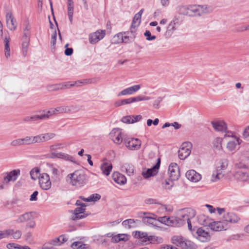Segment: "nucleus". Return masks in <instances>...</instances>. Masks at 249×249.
<instances>
[{"label":"nucleus","mask_w":249,"mask_h":249,"mask_svg":"<svg viewBox=\"0 0 249 249\" xmlns=\"http://www.w3.org/2000/svg\"><path fill=\"white\" fill-rule=\"evenodd\" d=\"M71 180V185L80 188L85 185L87 181V177L82 170H76L68 175Z\"/></svg>","instance_id":"1"},{"label":"nucleus","mask_w":249,"mask_h":249,"mask_svg":"<svg viewBox=\"0 0 249 249\" xmlns=\"http://www.w3.org/2000/svg\"><path fill=\"white\" fill-rule=\"evenodd\" d=\"M227 159H221L216 164L215 169L213 171L212 177V182H217L224 177V171L228 166Z\"/></svg>","instance_id":"2"},{"label":"nucleus","mask_w":249,"mask_h":249,"mask_svg":"<svg viewBox=\"0 0 249 249\" xmlns=\"http://www.w3.org/2000/svg\"><path fill=\"white\" fill-rule=\"evenodd\" d=\"M134 236L139 239V242L142 244H160L163 242V239L161 237L154 235L148 236L147 232L137 231L135 232Z\"/></svg>","instance_id":"3"},{"label":"nucleus","mask_w":249,"mask_h":249,"mask_svg":"<svg viewBox=\"0 0 249 249\" xmlns=\"http://www.w3.org/2000/svg\"><path fill=\"white\" fill-rule=\"evenodd\" d=\"M213 11V8L207 5H190V16H201L210 14Z\"/></svg>","instance_id":"4"},{"label":"nucleus","mask_w":249,"mask_h":249,"mask_svg":"<svg viewBox=\"0 0 249 249\" xmlns=\"http://www.w3.org/2000/svg\"><path fill=\"white\" fill-rule=\"evenodd\" d=\"M17 223H26L27 228H34L36 226L34 220V213L27 212L18 216L16 220Z\"/></svg>","instance_id":"5"},{"label":"nucleus","mask_w":249,"mask_h":249,"mask_svg":"<svg viewBox=\"0 0 249 249\" xmlns=\"http://www.w3.org/2000/svg\"><path fill=\"white\" fill-rule=\"evenodd\" d=\"M171 242L181 249H193L194 244L181 235H174L171 238Z\"/></svg>","instance_id":"6"},{"label":"nucleus","mask_w":249,"mask_h":249,"mask_svg":"<svg viewBox=\"0 0 249 249\" xmlns=\"http://www.w3.org/2000/svg\"><path fill=\"white\" fill-rule=\"evenodd\" d=\"M192 147V143L189 142L182 143L178 151L179 158L181 160L186 159L190 155Z\"/></svg>","instance_id":"7"},{"label":"nucleus","mask_w":249,"mask_h":249,"mask_svg":"<svg viewBox=\"0 0 249 249\" xmlns=\"http://www.w3.org/2000/svg\"><path fill=\"white\" fill-rule=\"evenodd\" d=\"M124 143L126 147L132 151L139 150L142 145L141 141L135 138L124 139Z\"/></svg>","instance_id":"8"},{"label":"nucleus","mask_w":249,"mask_h":249,"mask_svg":"<svg viewBox=\"0 0 249 249\" xmlns=\"http://www.w3.org/2000/svg\"><path fill=\"white\" fill-rule=\"evenodd\" d=\"M178 215L179 216L183 222L186 223V222L189 219H191L195 217L196 215V212L193 209L187 208L179 210L177 213Z\"/></svg>","instance_id":"9"},{"label":"nucleus","mask_w":249,"mask_h":249,"mask_svg":"<svg viewBox=\"0 0 249 249\" xmlns=\"http://www.w3.org/2000/svg\"><path fill=\"white\" fill-rule=\"evenodd\" d=\"M38 179L39 186L42 189L48 190L51 188L52 182L50 176L47 173L40 174Z\"/></svg>","instance_id":"10"},{"label":"nucleus","mask_w":249,"mask_h":249,"mask_svg":"<svg viewBox=\"0 0 249 249\" xmlns=\"http://www.w3.org/2000/svg\"><path fill=\"white\" fill-rule=\"evenodd\" d=\"M240 220L238 216L233 213L228 212L224 213L221 219V221L228 226V229L230 227V223H236Z\"/></svg>","instance_id":"11"},{"label":"nucleus","mask_w":249,"mask_h":249,"mask_svg":"<svg viewBox=\"0 0 249 249\" xmlns=\"http://www.w3.org/2000/svg\"><path fill=\"white\" fill-rule=\"evenodd\" d=\"M169 178L172 180H177L180 177L179 168L176 163H171L168 167Z\"/></svg>","instance_id":"12"},{"label":"nucleus","mask_w":249,"mask_h":249,"mask_svg":"<svg viewBox=\"0 0 249 249\" xmlns=\"http://www.w3.org/2000/svg\"><path fill=\"white\" fill-rule=\"evenodd\" d=\"M123 136L124 134L121 129L118 128L113 129L110 133V137L112 141L117 144H121L123 140H124Z\"/></svg>","instance_id":"13"},{"label":"nucleus","mask_w":249,"mask_h":249,"mask_svg":"<svg viewBox=\"0 0 249 249\" xmlns=\"http://www.w3.org/2000/svg\"><path fill=\"white\" fill-rule=\"evenodd\" d=\"M182 24V19L179 17L175 16L169 24L167 28V31H174L175 30H182L181 28Z\"/></svg>","instance_id":"14"},{"label":"nucleus","mask_w":249,"mask_h":249,"mask_svg":"<svg viewBox=\"0 0 249 249\" xmlns=\"http://www.w3.org/2000/svg\"><path fill=\"white\" fill-rule=\"evenodd\" d=\"M160 163V158H158L157 159V162L152 168L147 169L146 170L142 171V175L143 177L147 178L150 177L155 176L158 172Z\"/></svg>","instance_id":"15"},{"label":"nucleus","mask_w":249,"mask_h":249,"mask_svg":"<svg viewBox=\"0 0 249 249\" xmlns=\"http://www.w3.org/2000/svg\"><path fill=\"white\" fill-rule=\"evenodd\" d=\"M20 173L19 169H16L6 173L3 177V183L7 184L11 181L13 182L16 181L20 175Z\"/></svg>","instance_id":"16"},{"label":"nucleus","mask_w":249,"mask_h":249,"mask_svg":"<svg viewBox=\"0 0 249 249\" xmlns=\"http://www.w3.org/2000/svg\"><path fill=\"white\" fill-rule=\"evenodd\" d=\"M74 107L71 106H60L54 109H51L50 110L48 111V113L50 115L57 114L59 113H68L74 110Z\"/></svg>","instance_id":"17"},{"label":"nucleus","mask_w":249,"mask_h":249,"mask_svg":"<svg viewBox=\"0 0 249 249\" xmlns=\"http://www.w3.org/2000/svg\"><path fill=\"white\" fill-rule=\"evenodd\" d=\"M86 208L79 207L76 208L73 213V214L71 216V219L75 221L78 219H83L88 216V214L85 213Z\"/></svg>","instance_id":"18"},{"label":"nucleus","mask_w":249,"mask_h":249,"mask_svg":"<svg viewBox=\"0 0 249 249\" xmlns=\"http://www.w3.org/2000/svg\"><path fill=\"white\" fill-rule=\"evenodd\" d=\"M3 39L4 43L5 56L6 58H8L10 56V48L9 47V42L10 37L9 35H3V32H0V40Z\"/></svg>","instance_id":"19"},{"label":"nucleus","mask_w":249,"mask_h":249,"mask_svg":"<svg viewBox=\"0 0 249 249\" xmlns=\"http://www.w3.org/2000/svg\"><path fill=\"white\" fill-rule=\"evenodd\" d=\"M64 87L65 89H70L73 87H80L83 85H86L89 83H92L91 79H84L82 80H78L73 82H71L70 81L64 82Z\"/></svg>","instance_id":"20"},{"label":"nucleus","mask_w":249,"mask_h":249,"mask_svg":"<svg viewBox=\"0 0 249 249\" xmlns=\"http://www.w3.org/2000/svg\"><path fill=\"white\" fill-rule=\"evenodd\" d=\"M210 228L215 231H225L228 229V226L220 220L218 221H212L209 226Z\"/></svg>","instance_id":"21"},{"label":"nucleus","mask_w":249,"mask_h":249,"mask_svg":"<svg viewBox=\"0 0 249 249\" xmlns=\"http://www.w3.org/2000/svg\"><path fill=\"white\" fill-rule=\"evenodd\" d=\"M106 32H92L89 35V42L94 44L103 39L105 36Z\"/></svg>","instance_id":"22"},{"label":"nucleus","mask_w":249,"mask_h":249,"mask_svg":"<svg viewBox=\"0 0 249 249\" xmlns=\"http://www.w3.org/2000/svg\"><path fill=\"white\" fill-rule=\"evenodd\" d=\"M6 20L7 27L10 30H14L17 26L16 19L11 12H8L6 14Z\"/></svg>","instance_id":"23"},{"label":"nucleus","mask_w":249,"mask_h":249,"mask_svg":"<svg viewBox=\"0 0 249 249\" xmlns=\"http://www.w3.org/2000/svg\"><path fill=\"white\" fill-rule=\"evenodd\" d=\"M188 180L193 182H197L201 179V175L194 170H190L186 173Z\"/></svg>","instance_id":"24"},{"label":"nucleus","mask_w":249,"mask_h":249,"mask_svg":"<svg viewBox=\"0 0 249 249\" xmlns=\"http://www.w3.org/2000/svg\"><path fill=\"white\" fill-rule=\"evenodd\" d=\"M22 53L24 56H26L28 53V46L30 41L29 32H25L22 38Z\"/></svg>","instance_id":"25"},{"label":"nucleus","mask_w":249,"mask_h":249,"mask_svg":"<svg viewBox=\"0 0 249 249\" xmlns=\"http://www.w3.org/2000/svg\"><path fill=\"white\" fill-rule=\"evenodd\" d=\"M141 85H135L122 90L119 94V96L131 95L137 92L141 89Z\"/></svg>","instance_id":"26"},{"label":"nucleus","mask_w":249,"mask_h":249,"mask_svg":"<svg viewBox=\"0 0 249 249\" xmlns=\"http://www.w3.org/2000/svg\"><path fill=\"white\" fill-rule=\"evenodd\" d=\"M196 233L197 235L198 239L201 242H207L210 240L211 236L209 233L201 228H199L197 230Z\"/></svg>","instance_id":"27"},{"label":"nucleus","mask_w":249,"mask_h":249,"mask_svg":"<svg viewBox=\"0 0 249 249\" xmlns=\"http://www.w3.org/2000/svg\"><path fill=\"white\" fill-rule=\"evenodd\" d=\"M141 223L139 220L133 219H128L122 222V225L126 228L131 229L138 226Z\"/></svg>","instance_id":"28"},{"label":"nucleus","mask_w":249,"mask_h":249,"mask_svg":"<svg viewBox=\"0 0 249 249\" xmlns=\"http://www.w3.org/2000/svg\"><path fill=\"white\" fill-rule=\"evenodd\" d=\"M113 180L118 184L124 185L126 182L125 177L118 172L114 173L112 176Z\"/></svg>","instance_id":"29"},{"label":"nucleus","mask_w":249,"mask_h":249,"mask_svg":"<svg viewBox=\"0 0 249 249\" xmlns=\"http://www.w3.org/2000/svg\"><path fill=\"white\" fill-rule=\"evenodd\" d=\"M6 238L9 236H12L14 239H19L20 238L22 232L19 230L14 231L13 229H7L5 230Z\"/></svg>","instance_id":"30"},{"label":"nucleus","mask_w":249,"mask_h":249,"mask_svg":"<svg viewBox=\"0 0 249 249\" xmlns=\"http://www.w3.org/2000/svg\"><path fill=\"white\" fill-rule=\"evenodd\" d=\"M68 238L66 235L62 234L59 236L58 237L55 238L50 240L51 244L54 246H59L62 245L63 244L67 242Z\"/></svg>","instance_id":"31"},{"label":"nucleus","mask_w":249,"mask_h":249,"mask_svg":"<svg viewBox=\"0 0 249 249\" xmlns=\"http://www.w3.org/2000/svg\"><path fill=\"white\" fill-rule=\"evenodd\" d=\"M212 124L214 129L218 131L225 132L227 129L226 124L223 121L212 122Z\"/></svg>","instance_id":"32"},{"label":"nucleus","mask_w":249,"mask_h":249,"mask_svg":"<svg viewBox=\"0 0 249 249\" xmlns=\"http://www.w3.org/2000/svg\"><path fill=\"white\" fill-rule=\"evenodd\" d=\"M122 170L125 172L128 176L133 175L134 171V166L130 163H125L122 167Z\"/></svg>","instance_id":"33"},{"label":"nucleus","mask_w":249,"mask_h":249,"mask_svg":"<svg viewBox=\"0 0 249 249\" xmlns=\"http://www.w3.org/2000/svg\"><path fill=\"white\" fill-rule=\"evenodd\" d=\"M235 177L241 181H247L249 179L248 174L242 171H236L235 173Z\"/></svg>","instance_id":"34"},{"label":"nucleus","mask_w":249,"mask_h":249,"mask_svg":"<svg viewBox=\"0 0 249 249\" xmlns=\"http://www.w3.org/2000/svg\"><path fill=\"white\" fill-rule=\"evenodd\" d=\"M178 11L180 15L190 16L191 14L190 12V5L180 6L178 7Z\"/></svg>","instance_id":"35"},{"label":"nucleus","mask_w":249,"mask_h":249,"mask_svg":"<svg viewBox=\"0 0 249 249\" xmlns=\"http://www.w3.org/2000/svg\"><path fill=\"white\" fill-rule=\"evenodd\" d=\"M198 221L201 225L209 227L210 223L212 222V220L207 216L201 214L198 216Z\"/></svg>","instance_id":"36"},{"label":"nucleus","mask_w":249,"mask_h":249,"mask_svg":"<svg viewBox=\"0 0 249 249\" xmlns=\"http://www.w3.org/2000/svg\"><path fill=\"white\" fill-rule=\"evenodd\" d=\"M158 221L168 226H173L172 217H168L166 216L159 217Z\"/></svg>","instance_id":"37"},{"label":"nucleus","mask_w":249,"mask_h":249,"mask_svg":"<svg viewBox=\"0 0 249 249\" xmlns=\"http://www.w3.org/2000/svg\"><path fill=\"white\" fill-rule=\"evenodd\" d=\"M141 22V18L135 15L131 25V29L136 30L140 24Z\"/></svg>","instance_id":"38"},{"label":"nucleus","mask_w":249,"mask_h":249,"mask_svg":"<svg viewBox=\"0 0 249 249\" xmlns=\"http://www.w3.org/2000/svg\"><path fill=\"white\" fill-rule=\"evenodd\" d=\"M57 32H53L51 36L50 48L52 52H54L56 48Z\"/></svg>","instance_id":"39"},{"label":"nucleus","mask_w":249,"mask_h":249,"mask_svg":"<svg viewBox=\"0 0 249 249\" xmlns=\"http://www.w3.org/2000/svg\"><path fill=\"white\" fill-rule=\"evenodd\" d=\"M172 220L173 227H180L185 224L178 215L176 217H172Z\"/></svg>","instance_id":"40"},{"label":"nucleus","mask_w":249,"mask_h":249,"mask_svg":"<svg viewBox=\"0 0 249 249\" xmlns=\"http://www.w3.org/2000/svg\"><path fill=\"white\" fill-rule=\"evenodd\" d=\"M123 32H119L115 35L112 38L111 41L112 43L117 44L123 42V39L122 38Z\"/></svg>","instance_id":"41"},{"label":"nucleus","mask_w":249,"mask_h":249,"mask_svg":"<svg viewBox=\"0 0 249 249\" xmlns=\"http://www.w3.org/2000/svg\"><path fill=\"white\" fill-rule=\"evenodd\" d=\"M100 168L104 175H109V163L107 162H103L101 165Z\"/></svg>","instance_id":"42"},{"label":"nucleus","mask_w":249,"mask_h":249,"mask_svg":"<svg viewBox=\"0 0 249 249\" xmlns=\"http://www.w3.org/2000/svg\"><path fill=\"white\" fill-rule=\"evenodd\" d=\"M156 215H155V217H142V222L145 224H151L152 225H155V222L156 220Z\"/></svg>","instance_id":"43"},{"label":"nucleus","mask_w":249,"mask_h":249,"mask_svg":"<svg viewBox=\"0 0 249 249\" xmlns=\"http://www.w3.org/2000/svg\"><path fill=\"white\" fill-rule=\"evenodd\" d=\"M237 146V142L234 141V139L230 141L227 144V148L229 151H232L235 150Z\"/></svg>","instance_id":"44"},{"label":"nucleus","mask_w":249,"mask_h":249,"mask_svg":"<svg viewBox=\"0 0 249 249\" xmlns=\"http://www.w3.org/2000/svg\"><path fill=\"white\" fill-rule=\"evenodd\" d=\"M39 173V169L38 168H35L33 169L30 171V176H31V178L34 180H35L37 178H38Z\"/></svg>","instance_id":"45"},{"label":"nucleus","mask_w":249,"mask_h":249,"mask_svg":"<svg viewBox=\"0 0 249 249\" xmlns=\"http://www.w3.org/2000/svg\"><path fill=\"white\" fill-rule=\"evenodd\" d=\"M22 145H30L33 144L32 136H26L21 138Z\"/></svg>","instance_id":"46"},{"label":"nucleus","mask_w":249,"mask_h":249,"mask_svg":"<svg viewBox=\"0 0 249 249\" xmlns=\"http://www.w3.org/2000/svg\"><path fill=\"white\" fill-rule=\"evenodd\" d=\"M173 181L170 178L168 180H165L162 183L163 187L166 189H171L174 185Z\"/></svg>","instance_id":"47"},{"label":"nucleus","mask_w":249,"mask_h":249,"mask_svg":"<svg viewBox=\"0 0 249 249\" xmlns=\"http://www.w3.org/2000/svg\"><path fill=\"white\" fill-rule=\"evenodd\" d=\"M61 159H63L65 160L70 161L73 163L76 162L74 157H73L72 156H71L68 154H66L64 153H63V155H62V157Z\"/></svg>","instance_id":"48"},{"label":"nucleus","mask_w":249,"mask_h":249,"mask_svg":"<svg viewBox=\"0 0 249 249\" xmlns=\"http://www.w3.org/2000/svg\"><path fill=\"white\" fill-rule=\"evenodd\" d=\"M222 138L219 137L216 138L213 142L214 147L218 150L222 149Z\"/></svg>","instance_id":"49"},{"label":"nucleus","mask_w":249,"mask_h":249,"mask_svg":"<svg viewBox=\"0 0 249 249\" xmlns=\"http://www.w3.org/2000/svg\"><path fill=\"white\" fill-rule=\"evenodd\" d=\"M42 134L43 135V140L44 142L51 140L55 136V134L53 133H47Z\"/></svg>","instance_id":"50"},{"label":"nucleus","mask_w":249,"mask_h":249,"mask_svg":"<svg viewBox=\"0 0 249 249\" xmlns=\"http://www.w3.org/2000/svg\"><path fill=\"white\" fill-rule=\"evenodd\" d=\"M73 10L74 5H70V6H68V15L71 22L72 21Z\"/></svg>","instance_id":"51"},{"label":"nucleus","mask_w":249,"mask_h":249,"mask_svg":"<svg viewBox=\"0 0 249 249\" xmlns=\"http://www.w3.org/2000/svg\"><path fill=\"white\" fill-rule=\"evenodd\" d=\"M132 98H133V103L136 102L142 101H147V100H149L150 99V97L145 96H142L140 95L137 96L135 97H132Z\"/></svg>","instance_id":"52"},{"label":"nucleus","mask_w":249,"mask_h":249,"mask_svg":"<svg viewBox=\"0 0 249 249\" xmlns=\"http://www.w3.org/2000/svg\"><path fill=\"white\" fill-rule=\"evenodd\" d=\"M33 139V144L35 143H40L43 142L42 134H39L35 136H32Z\"/></svg>","instance_id":"53"},{"label":"nucleus","mask_w":249,"mask_h":249,"mask_svg":"<svg viewBox=\"0 0 249 249\" xmlns=\"http://www.w3.org/2000/svg\"><path fill=\"white\" fill-rule=\"evenodd\" d=\"M133 115H128L124 116L122 118V122L125 124H133Z\"/></svg>","instance_id":"54"},{"label":"nucleus","mask_w":249,"mask_h":249,"mask_svg":"<svg viewBox=\"0 0 249 249\" xmlns=\"http://www.w3.org/2000/svg\"><path fill=\"white\" fill-rule=\"evenodd\" d=\"M108 233H107L105 236H99L98 237L97 240L100 241L101 243H102V244L104 245H106L107 242V237H108Z\"/></svg>","instance_id":"55"},{"label":"nucleus","mask_w":249,"mask_h":249,"mask_svg":"<svg viewBox=\"0 0 249 249\" xmlns=\"http://www.w3.org/2000/svg\"><path fill=\"white\" fill-rule=\"evenodd\" d=\"M101 198V196L98 194H93L89 196V199L88 200H90L91 201H97Z\"/></svg>","instance_id":"56"},{"label":"nucleus","mask_w":249,"mask_h":249,"mask_svg":"<svg viewBox=\"0 0 249 249\" xmlns=\"http://www.w3.org/2000/svg\"><path fill=\"white\" fill-rule=\"evenodd\" d=\"M63 145L62 143H57L53 145H52L50 146V149L51 151H55L57 149H60L63 148Z\"/></svg>","instance_id":"57"},{"label":"nucleus","mask_w":249,"mask_h":249,"mask_svg":"<svg viewBox=\"0 0 249 249\" xmlns=\"http://www.w3.org/2000/svg\"><path fill=\"white\" fill-rule=\"evenodd\" d=\"M24 31H29L31 29L28 19H25L23 23Z\"/></svg>","instance_id":"58"},{"label":"nucleus","mask_w":249,"mask_h":249,"mask_svg":"<svg viewBox=\"0 0 249 249\" xmlns=\"http://www.w3.org/2000/svg\"><path fill=\"white\" fill-rule=\"evenodd\" d=\"M47 89L49 91L59 90L58 84L48 85L47 86Z\"/></svg>","instance_id":"59"},{"label":"nucleus","mask_w":249,"mask_h":249,"mask_svg":"<svg viewBox=\"0 0 249 249\" xmlns=\"http://www.w3.org/2000/svg\"><path fill=\"white\" fill-rule=\"evenodd\" d=\"M69 46L68 44H67L65 46V48H66V49L65 50V54L67 56H70L73 53V49L71 48H68V46Z\"/></svg>","instance_id":"60"},{"label":"nucleus","mask_w":249,"mask_h":249,"mask_svg":"<svg viewBox=\"0 0 249 249\" xmlns=\"http://www.w3.org/2000/svg\"><path fill=\"white\" fill-rule=\"evenodd\" d=\"M235 167L236 169H247L248 166L245 164L241 162H239L235 164Z\"/></svg>","instance_id":"61"},{"label":"nucleus","mask_w":249,"mask_h":249,"mask_svg":"<svg viewBox=\"0 0 249 249\" xmlns=\"http://www.w3.org/2000/svg\"><path fill=\"white\" fill-rule=\"evenodd\" d=\"M82 242L80 241L74 242L71 245V247L73 249H80L81 247Z\"/></svg>","instance_id":"62"},{"label":"nucleus","mask_w":249,"mask_h":249,"mask_svg":"<svg viewBox=\"0 0 249 249\" xmlns=\"http://www.w3.org/2000/svg\"><path fill=\"white\" fill-rule=\"evenodd\" d=\"M8 249H20V246L15 243H9L7 245Z\"/></svg>","instance_id":"63"},{"label":"nucleus","mask_w":249,"mask_h":249,"mask_svg":"<svg viewBox=\"0 0 249 249\" xmlns=\"http://www.w3.org/2000/svg\"><path fill=\"white\" fill-rule=\"evenodd\" d=\"M53 245L51 244L50 241L47 243H45L42 247V249H54Z\"/></svg>","instance_id":"64"}]
</instances>
